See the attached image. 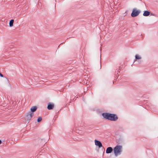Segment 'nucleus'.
I'll return each instance as SVG.
<instances>
[{
    "mask_svg": "<svg viewBox=\"0 0 158 158\" xmlns=\"http://www.w3.org/2000/svg\"><path fill=\"white\" fill-rule=\"evenodd\" d=\"M103 117L106 119L112 121H115L118 119V117L115 114L108 113H103L102 114Z\"/></svg>",
    "mask_w": 158,
    "mask_h": 158,
    "instance_id": "f257e3e1",
    "label": "nucleus"
},
{
    "mask_svg": "<svg viewBox=\"0 0 158 158\" xmlns=\"http://www.w3.org/2000/svg\"><path fill=\"white\" fill-rule=\"evenodd\" d=\"M123 151V147L120 145H117L113 149L114 155L117 156L120 155Z\"/></svg>",
    "mask_w": 158,
    "mask_h": 158,
    "instance_id": "f03ea898",
    "label": "nucleus"
},
{
    "mask_svg": "<svg viewBox=\"0 0 158 158\" xmlns=\"http://www.w3.org/2000/svg\"><path fill=\"white\" fill-rule=\"evenodd\" d=\"M140 12V10H137L136 8H134L131 14V16L133 17H136L139 14Z\"/></svg>",
    "mask_w": 158,
    "mask_h": 158,
    "instance_id": "7ed1b4c3",
    "label": "nucleus"
},
{
    "mask_svg": "<svg viewBox=\"0 0 158 158\" xmlns=\"http://www.w3.org/2000/svg\"><path fill=\"white\" fill-rule=\"evenodd\" d=\"M34 115V114L33 113L30 112H28L25 116L26 120L29 121Z\"/></svg>",
    "mask_w": 158,
    "mask_h": 158,
    "instance_id": "20e7f679",
    "label": "nucleus"
},
{
    "mask_svg": "<svg viewBox=\"0 0 158 158\" xmlns=\"http://www.w3.org/2000/svg\"><path fill=\"white\" fill-rule=\"evenodd\" d=\"M94 143L95 145L96 146H98L99 148H101L102 146L101 143L99 141L95 139L94 140Z\"/></svg>",
    "mask_w": 158,
    "mask_h": 158,
    "instance_id": "39448f33",
    "label": "nucleus"
},
{
    "mask_svg": "<svg viewBox=\"0 0 158 158\" xmlns=\"http://www.w3.org/2000/svg\"><path fill=\"white\" fill-rule=\"evenodd\" d=\"M113 149L111 147H108L106 150V153L107 154L111 153L113 151Z\"/></svg>",
    "mask_w": 158,
    "mask_h": 158,
    "instance_id": "423d86ee",
    "label": "nucleus"
},
{
    "mask_svg": "<svg viewBox=\"0 0 158 158\" xmlns=\"http://www.w3.org/2000/svg\"><path fill=\"white\" fill-rule=\"evenodd\" d=\"M54 106V104H53L49 103L48 104L47 108L48 110H52Z\"/></svg>",
    "mask_w": 158,
    "mask_h": 158,
    "instance_id": "0eeeda50",
    "label": "nucleus"
},
{
    "mask_svg": "<svg viewBox=\"0 0 158 158\" xmlns=\"http://www.w3.org/2000/svg\"><path fill=\"white\" fill-rule=\"evenodd\" d=\"M142 58V57L139 54H136L135 56V60H134V62L136 61L137 60H140Z\"/></svg>",
    "mask_w": 158,
    "mask_h": 158,
    "instance_id": "6e6552de",
    "label": "nucleus"
},
{
    "mask_svg": "<svg viewBox=\"0 0 158 158\" xmlns=\"http://www.w3.org/2000/svg\"><path fill=\"white\" fill-rule=\"evenodd\" d=\"M150 14V12L148 11H144L143 13V15L145 16H148Z\"/></svg>",
    "mask_w": 158,
    "mask_h": 158,
    "instance_id": "1a4fd4ad",
    "label": "nucleus"
},
{
    "mask_svg": "<svg viewBox=\"0 0 158 158\" xmlns=\"http://www.w3.org/2000/svg\"><path fill=\"white\" fill-rule=\"evenodd\" d=\"M37 109V107L36 106H34L32 107L30 109L31 112L33 113Z\"/></svg>",
    "mask_w": 158,
    "mask_h": 158,
    "instance_id": "9d476101",
    "label": "nucleus"
},
{
    "mask_svg": "<svg viewBox=\"0 0 158 158\" xmlns=\"http://www.w3.org/2000/svg\"><path fill=\"white\" fill-rule=\"evenodd\" d=\"M14 20L13 19H11L10 20L9 23V26L10 27H11L13 26Z\"/></svg>",
    "mask_w": 158,
    "mask_h": 158,
    "instance_id": "9b49d317",
    "label": "nucleus"
},
{
    "mask_svg": "<svg viewBox=\"0 0 158 158\" xmlns=\"http://www.w3.org/2000/svg\"><path fill=\"white\" fill-rule=\"evenodd\" d=\"M42 120V118L41 117H39L37 121L38 122H40Z\"/></svg>",
    "mask_w": 158,
    "mask_h": 158,
    "instance_id": "f8f14e48",
    "label": "nucleus"
},
{
    "mask_svg": "<svg viewBox=\"0 0 158 158\" xmlns=\"http://www.w3.org/2000/svg\"><path fill=\"white\" fill-rule=\"evenodd\" d=\"M0 76L1 77H3V75H2V74L1 73H0Z\"/></svg>",
    "mask_w": 158,
    "mask_h": 158,
    "instance_id": "ddd939ff",
    "label": "nucleus"
},
{
    "mask_svg": "<svg viewBox=\"0 0 158 158\" xmlns=\"http://www.w3.org/2000/svg\"><path fill=\"white\" fill-rule=\"evenodd\" d=\"M2 143L1 141L0 140V144H1Z\"/></svg>",
    "mask_w": 158,
    "mask_h": 158,
    "instance_id": "4468645a",
    "label": "nucleus"
},
{
    "mask_svg": "<svg viewBox=\"0 0 158 158\" xmlns=\"http://www.w3.org/2000/svg\"><path fill=\"white\" fill-rule=\"evenodd\" d=\"M154 15H154H153H153Z\"/></svg>",
    "mask_w": 158,
    "mask_h": 158,
    "instance_id": "2eb2a0df",
    "label": "nucleus"
}]
</instances>
